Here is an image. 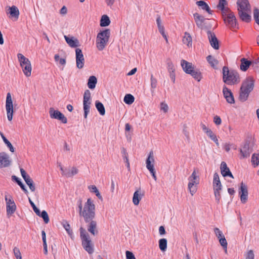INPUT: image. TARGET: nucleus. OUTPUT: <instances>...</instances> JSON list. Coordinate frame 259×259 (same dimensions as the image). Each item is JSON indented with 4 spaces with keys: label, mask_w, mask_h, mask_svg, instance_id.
I'll return each mask as SVG.
<instances>
[{
    "label": "nucleus",
    "mask_w": 259,
    "mask_h": 259,
    "mask_svg": "<svg viewBox=\"0 0 259 259\" xmlns=\"http://www.w3.org/2000/svg\"><path fill=\"white\" fill-rule=\"evenodd\" d=\"M78 212L80 217H82L85 223L94 220L96 215V207L94 201L88 198L83 204L81 201L77 202Z\"/></svg>",
    "instance_id": "1"
},
{
    "label": "nucleus",
    "mask_w": 259,
    "mask_h": 259,
    "mask_svg": "<svg viewBox=\"0 0 259 259\" xmlns=\"http://www.w3.org/2000/svg\"><path fill=\"white\" fill-rule=\"evenodd\" d=\"M254 82V80L253 78L251 76L247 77L243 81L240 88L239 95L240 100L245 101L247 99L249 93L253 89Z\"/></svg>",
    "instance_id": "2"
},
{
    "label": "nucleus",
    "mask_w": 259,
    "mask_h": 259,
    "mask_svg": "<svg viewBox=\"0 0 259 259\" xmlns=\"http://www.w3.org/2000/svg\"><path fill=\"white\" fill-rule=\"evenodd\" d=\"M223 79L224 82L229 85L237 84L240 82L238 73L234 70H229L226 66L223 68Z\"/></svg>",
    "instance_id": "3"
},
{
    "label": "nucleus",
    "mask_w": 259,
    "mask_h": 259,
    "mask_svg": "<svg viewBox=\"0 0 259 259\" xmlns=\"http://www.w3.org/2000/svg\"><path fill=\"white\" fill-rule=\"evenodd\" d=\"M110 35L109 29H105L98 33L96 44L99 51H102L105 48L109 41Z\"/></svg>",
    "instance_id": "4"
},
{
    "label": "nucleus",
    "mask_w": 259,
    "mask_h": 259,
    "mask_svg": "<svg viewBox=\"0 0 259 259\" xmlns=\"http://www.w3.org/2000/svg\"><path fill=\"white\" fill-rule=\"evenodd\" d=\"M79 230L83 248L89 254H92L94 252V245L89 234L87 233L85 230L82 228H80Z\"/></svg>",
    "instance_id": "5"
},
{
    "label": "nucleus",
    "mask_w": 259,
    "mask_h": 259,
    "mask_svg": "<svg viewBox=\"0 0 259 259\" xmlns=\"http://www.w3.org/2000/svg\"><path fill=\"white\" fill-rule=\"evenodd\" d=\"M17 57L24 74L27 77L30 76L32 70L30 61L20 53L17 54Z\"/></svg>",
    "instance_id": "6"
},
{
    "label": "nucleus",
    "mask_w": 259,
    "mask_h": 259,
    "mask_svg": "<svg viewBox=\"0 0 259 259\" xmlns=\"http://www.w3.org/2000/svg\"><path fill=\"white\" fill-rule=\"evenodd\" d=\"M188 188L193 196L197 191V186L199 184V178L195 170H194L191 175L188 178Z\"/></svg>",
    "instance_id": "7"
},
{
    "label": "nucleus",
    "mask_w": 259,
    "mask_h": 259,
    "mask_svg": "<svg viewBox=\"0 0 259 259\" xmlns=\"http://www.w3.org/2000/svg\"><path fill=\"white\" fill-rule=\"evenodd\" d=\"M92 103L91 94L89 90L84 91L83 99V108L84 111V117L87 118L88 115L90 111V107Z\"/></svg>",
    "instance_id": "8"
},
{
    "label": "nucleus",
    "mask_w": 259,
    "mask_h": 259,
    "mask_svg": "<svg viewBox=\"0 0 259 259\" xmlns=\"http://www.w3.org/2000/svg\"><path fill=\"white\" fill-rule=\"evenodd\" d=\"M154 156L152 151L149 153L148 156L146 160V168L149 170L154 180L156 181L157 177L155 175V170L154 167Z\"/></svg>",
    "instance_id": "9"
},
{
    "label": "nucleus",
    "mask_w": 259,
    "mask_h": 259,
    "mask_svg": "<svg viewBox=\"0 0 259 259\" xmlns=\"http://www.w3.org/2000/svg\"><path fill=\"white\" fill-rule=\"evenodd\" d=\"M6 203V209L7 215H12L16 210V205L13 199L12 196L10 195L6 194L5 196Z\"/></svg>",
    "instance_id": "10"
},
{
    "label": "nucleus",
    "mask_w": 259,
    "mask_h": 259,
    "mask_svg": "<svg viewBox=\"0 0 259 259\" xmlns=\"http://www.w3.org/2000/svg\"><path fill=\"white\" fill-rule=\"evenodd\" d=\"M224 21L231 28H235L237 26L236 17L231 11L223 14Z\"/></svg>",
    "instance_id": "11"
},
{
    "label": "nucleus",
    "mask_w": 259,
    "mask_h": 259,
    "mask_svg": "<svg viewBox=\"0 0 259 259\" xmlns=\"http://www.w3.org/2000/svg\"><path fill=\"white\" fill-rule=\"evenodd\" d=\"M6 109L8 119L11 121L13 115V102L10 93H8L6 98Z\"/></svg>",
    "instance_id": "12"
},
{
    "label": "nucleus",
    "mask_w": 259,
    "mask_h": 259,
    "mask_svg": "<svg viewBox=\"0 0 259 259\" xmlns=\"http://www.w3.org/2000/svg\"><path fill=\"white\" fill-rule=\"evenodd\" d=\"M50 117L62 121L63 123L67 122V119L64 115L58 110H55L53 108H50L49 110Z\"/></svg>",
    "instance_id": "13"
},
{
    "label": "nucleus",
    "mask_w": 259,
    "mask_h": 259,
    "mask_svg": "<svg viewBox=\"0 0 259 259\" xmlns=\"http://www.w3.org/2000/svg\"><path fill=\"white\" fill-rule=\"evenodd\" d=\"M238 193L241 202L242 203H245L248 199V188L247 185L243 182L241 183Z\"/></svg>",
    "instance_id": "14"
},
{
    "label": "nucleus",
    "mask_w": 259,
    "mask_h": 259,
    "mask_svg": "<svg viewBox=\"0 0 259 259\" xmlns=\"http://www.w3.org/2000/svg\"><path fill=\"white\" fill-rule=\"evenodd\" d=\"M75 59L77 68L78 69L82 68L85 61L82 51L79 48L75 50Z\"/></svg>",
    "instance_id": "15"
},
{
    "label": "nucleus",
    "mask_w": 259,
    "mask_h": 259,
    "mask_svg": "<svg viewBox=\"0 0 259 259\" xmlns=\"http://www.w3.org/2000/svg\"><path fill=\"white\" fill-rule=\"evenodd\" d=\"M236 4L238 12L251 11V6L248 0H238Z\"/></svg>",
    "instance_id": "16"
},
{
    "label": "nucleus",
    "mask_w": 259,
    "mask_h": 259,
    "mask_svg": "<svg viewBox=\"0 0 259 259\" xmlns=\"http://www.w3.org/2000/svg\"><path fill=\"white\" fill-rule=\"evenodd\" d=\"M207 37L211 46L215 50L219 49V41L214 33L210 31L207 32Z\"/></svg>",
    "instance_id": "17"
},
{
    "label": "nucleus",
    "mask_w": 259,
    "mask_h": 259,
    "mask_svg": "<svg viewBox=\"0 0 259 259\" xmlns=\"http://www.w3.org/2000/svg\"><path fill=\"white\" fill-rule=\"evenodd\" d=\"M240 153L241 154L240 158L243 159L248 157L251 152L249 148V144L247 142L244 143L240 148Z\"/></svg>",
    "instance_id": "18"
},
{
    "label": "nucleus",
    "mask_w": 259,
    "mask_h": 259,
    "mask_svg": "<svg viewBox=\"0 0 259 259\" xmlns=\"http://www.w3.org/2000/svg\"><path fill=\"white\" fill-rule=\"evenodd\" d=\"M10 163L9 155L5 152L0 153V168L7 167Z\"/></svg>",
    "instance_id": "19"
},
{
    "label": "nucleus",
    "mask_w": 259,
    "mask_h": 259,
    "mask_svg": "<svg viewBox=\"0 0 259 259\" xmlns=\"http://www.w3.org/2000/svg\"><path fill=\"white\" fill-rule=\"evenodd\" d=\"M223 92L225 98L228 103L233 104L234 103V99L230 90L226 87L223 88Z\"/></svg>",
    "instance_id": "20"
},
{
    "label": "nucleus",
    "mask_w": 259,
    "mask_h": 259,
    "mask_svg": "<svg viewBox=\"0 0 259 259\" xmlns=\"http://www.w3.org/2000/svg\"><path fill=\"white\" fill-rule=\"evenodd\" d=\"M8 9L6 10V13L10 14L11 18H14L18 19L19 16V11L18 8L15 6L12 7H8Z\"/></svg>",
    "instance_id": "21"
},
{
    "label": "nucleus",
    "mask_w": 259,
    "mask_h": 259,
    "mask_svg": "<svg viewBox=\"0 0 259 259\" xmlns=\"http://www.w3.org/2000/svg\"><path fill=\"white\" fill-rule=\"evenodd\" d=\"M144 195V192H142L140 189H138L134 193L133 197V202L134 204L135 205H138Z\"/></svg>",
    "instance_id": "22"
},
{
    "label": "nucleus",
    "mask_w": 259,
    "mask_h": 259,
    "mask_svg": "<svg viewBox=\"0 0 259 259\" xmlns=\"http://www.w3.org/2000/svg\"><path fill=\"white\" fill-rule=\"evenodd\" d=\"M89 224L88 225V230L92 235H96L98 234V231L97 229V224L96 221L92 220L90 221Z\"/></svg>",
    "instance_id": "23"
},
{
    "label": "nucleus",
    "mask_w": 259,
    "mask_h": 259,
    "mask_svg": "<svg viewBox=\"0 0 259 259\" xmlns=\"http://www.w3.org/2000/svg\"><path fill=\"white\" fill-rule=\"evenodd\" d=\"M181 65L183 70L187 74H189L194 69L192 64L185 60H181Z\"/></svg>",
    "instance_id": "24"
},
{
    "label": "nucleus",
    "mask_w": 259,
    "mask_h": 259,
    "mask_svg": "<svg viewBox=\"0 0 259 259\" xmlns=\"http://www.w3.org/2000/svg\"><path fill=\"white\" fill-rule=\"evenodd\" d=\"M221 174L223 177L229 176L233 178V176L229 168L227 167V164L225 162H222L221 164Z\"/></svg>",
    "instance_id": "25"
},
{
    "label": "nucleus",
    "mask_w": 259,
    "mask_h": 259,
    "mask_svg": "<svg viewBox=\"0 0 259 259\" xmlns=\"http://www.w3.org/2000/svg\"><path fill=\"white\" fill-rule=\"evenodd\" d=\"M238 13L240 19L243 21L249 22L251 21V11H241Z\"/></svg>",
    "instance_id": "26"
},
{
    "label": "nucleus",
    "mask_w": 259,
    "mask_h": 259,
    "mask_svg": "<svg viewBox=\"0 0 259 259\" xmlns=\"http://www.w3.org/2000/svg\"><path fill=\"white\" fill-rule=\"evenodd\" d=\"M213 190H222V186L220 180L219 175L217 172L214 173L213 175Z\"/></svg>",
    "instance_id": "27"
},
{
    "label": "nucleus",
    "mask_w": 259,
    "mask_h": 259,
    "mask_svg": "<svg viewBox=\"0 0 259 259\" xmlns=\"http://www.w3.org/2000/svg\"><path fill=\"white\" fill-rule=\"evenodd\" d=\"M64 38L68 44V45L72 48H75L78 46V40L74 37H68L66 35H64Z\"/></svg>",
    "instance_id": "28"
},
{
    "label": "nucleus",
    "mask_w": 259,
    "mask_h": 259,
    "mask_svg": "<svg viewBox=\"0 0 259 259\" xmlns=\"http://www.w3.org/2000/svg\"><path fill=\"white\" fill-rule=\"evenodd\" d=\"M193 16L197 26L198 27L202 28L203 26L205 18L198 13H194Z\"/></svg>",
    "instance_id": "29"
},
{
    "label": "nucleus",
    "mask_w": 259,
    "mask_h": 259,
    "mask_svg": "<svg viewBox=\"0 0 259 259\" xmlns=\"http://www.w3.org/2000/svg\"><path fill=\"white\" fill-rule=\"evenodd\" d=\"M182 41L183 44L186 45L189 48L192 47V38L191 35L189 33H185Z\"/></svg>",
    "instance_id": "30"
},
{
    "label": "nucleus",
    "mask_w": 259,
    "mask_h": 259,
    "mask_svg": "<svg viewBox=\"0 0 259 259\" xmlns=\"http://www.w3.org/2000/svg\"><path fill=\"white\" fill-rule=\"evenodd\" d=\"M97 83V79L95 76H91L88 80V87L89 89L93 90L95 88Z\"/></svg>",
    "instance_id": "31"
},
{
    "label": "nucleus",
    "mask_w": 259,
    "mask_h": 259,
    "mask_svg": "<svg viewBox=\"0 0 259 259\" xmlns=\"http://www.w3.org/2000/svg\"><path fill=\"white\" fill-rule=\"evenodd\" d=\"M227 4V2L226 0H220L217 6L222 11L223 14L230 11L228 8L225 7Z\"/></svg>",
    "instance_id": "32"
},
{
    "label": "nucleus",
    "mask_w": 259,
    "mask_h": 259,
    "mask_svg": "<svg viewBox=\"0 0 259 259\" xmlns=\"http://www.w3.org/2000/svg\"><path fill=\"white\" fill-rule=\"evenodd\" d=\"M206 60L212 68H217L219 64V61L214 57L211 55H209L206 57Z\"/></svg>",
    "instance_id": "33"
},
{
    "label": "nucleus",
    "mask_w": 259,
    "mask_h": 259,
    "mask_svg": "<svg viewBox=\"0 0 259 259\" xmlns=\"http://www.w3.org/2000/svg\"><path fill=\"white\" fill-rule=\"evenodd\" d=\"M251 64V61H248L245 58H242L241 59L240 69L243 71H246Z\"/></svg>",
    "instance_id": "34"
},
{
    "label": "nucleus",
    "mask_w": 259,
    "mask_h": 259,
    "mask_svg": "<svg viewBox=\"0 0 259 259\" xmlns=\"http://www.w3.org/2000/svg\"><path fill=\"white\" fill-rule=\"evenodd\" d=\"M189 74H191V76L198 81H200L202 77L201 73L198 70H192L190 72Z\"/></svg>",
    "instance_id": "35"
},
{
    "label": "nucleus",
    "mask_w": 259,
    "mask_h": 259,
    "mask_svg": "<svg viewBox=\"0 0 259 259\" xmlns=\"http://www.w3.org/2000/svg\"><path fill=\"white\" fill-rule=\"evenodd\" d=\"M110 23V20L109 17L106 15L102 16L100 20V26L102 27H106L108 26Z\"/></svg>",
    "instance_id": "36"
},
{
    "label": "nucleus",
    "mask_w": 259,
    "mask_h": 259,
    "mask_svg": "<svg viewBox=\"0 0 259 259\" xmlns=\"http://www.w3.org/2000/svg\"><path fill=\"white\" fill-rule=\"evenodd\" d=\"M66 171L65 177L67 178L72 177L76 175L78 172V169L75 167H72L70 169H66Z\"/></svg>",
    "instance_id": "37"
},
{
    "label": "nucleus",
    "mask_w": 259,
    "mask_h": 259,
    "mask_svg": "<svg viewBox=\"0 0 259 259\" xmlns=\"http://www.w3.org/2000/svg\"><path fill=\"white\" fill-rule=\"evenodd\" d=\"M197 5L200 7L202 9L205 10L209 14H211V11L210 10L208 5L202 1H198L196 2Z\"/></svg>",
    "instance_id": "38"
},
{
    "label": "nucleus",
    "mask_w": 259,
    "mask_h": 259,
    "mask_svg": "<svg viewBox=\"0 0 259 259\" xmlns=\"http://www.w3.org/2000/svg\"><path fill=\"white\" fill-rule=\"evenodd\" d=\"M95 105L97 109L101 115H104L105 114V110L103 104L97 101L95 103Z\"/></svg>",
    "instance_id": "39"
},
{
    "label": "nucleus",
    "mask_w": 259,
    "mask_h": 259,
    "mask_svg": "<svg viewBox=\"0 0 259 259\" xmlns=\"http://www.w3.org/2000/svg\"><path fill=\"white\" fill-rule=\"evenodd\" d=\"M157 84V80L155 78L153 74L150 76V86H151V92L153 94L154 92L155 89L156 88Z\"/></svg>",
    "instance_id": "40"
},
{
    "label": "nucleus",
    "mask_w": 259,
    "mask_h": 259,
    "mask_svg": "<svg viewBox=\"0 0 259 259\" xmlns=\"http://www.w3.org/2000/svg\"><path fill=\"white\" fill-rule=\"evenodd\" d=\"M252 164L254 167H256L259 164V153L252 154L251 159Z\"/></svg>",
    "instance_id": "41"
},
{
    "label": "nucleus",
    "mask_w": 259,
    "mask_h": 259,
    "mask_svg": "<svg viewBox=\"0 0 259 259\" xmlns=\"http://www.w3.org/2000/svg\"><path fill=\"white\" fill-rule=\"evenodd\" d=\"M62 225L65 229L68 235L71 236L73 234V232L70 229V226L68 222L66 220H63L61 223Z\"/></svg>",
    "instance_id": "42"
},
{
    "label": "nucleus",
    "mask_w": 259,
    "mask_h": 259,
    "mask_svg": "<svg viewBox=\"0 0 259 259\" xmlns=\"http://www.w3.org/2000/svg\"><path fill=\"white\" fill-rule=\"evenodd\" d=\"M159 247L162 251H165L167 248V240L165 238L159 240Z\"/></svg>",
    "instance_id": "43"
},
{
    "label": "nucleus",
    "mask_w": 259,
    "mask_h": 259,
    "mask_svg": "<svg viewBox=\"0 0 259 259\" xmlns=\"http://www.w3.org/2000/svg\"><path fill=\"white\" fill-rule=\"evenodd\" d=\"M135 98L131 94H126L124 97V102L127 104H131L134 102Z\"/></svg>",
    "instance_id": "44"
},
{
    "label": "nucleus",
    "mask_w": 259,
    "mask_h": 259,
    "mask_svg": "<svg viewBox=\"0 0 259 259\" xmlns=\"http://www.w3.org/2000/svg\"><path fill=\"white\" fill-rule=\"evenodd\" d=\"M88 188L91 192L95 193L99 199H102V196L96 186L91 185L89 186Z\"/></svg>",
    "instance_id": "45"
},
{
    "label": "nucleus",
    "mask_w": 259,
    "mask_h": 259,
    "mask_svg": "<svg viewBox=\"0 0 259 259\" xmlns=\"http://www.w3.org/2000/svg\"><path fill=\"white\" fill-rule=\"evenodd\" d=\"M219 240L220 244L225 249V252H227L228 243L225 237H224L223 238H221L220 239H219Z\"/></svg>",
    "instance_id": "46"
},
{
    "label": "nucleus",
    "mask_w": 259,
    "mask_h": 259,
    "mask_svg": "<svg viewBox=\"0 0 259 259\" xmlns=\"http://www.w3.org/2000/svg\"><path fill=\"white\" fill-rule=\"evenodd\" d=\"M39 216L43 219L44 221L46 224H48L50 220L49 215L46 210L42 211V212L40 213V215Z\"/></svg>",
    "instance_id": "47"
},
{
    "label": "nucleus",
    "mask_w": 259,
    "mask_h": 259,
    "mask_svg": "<svg viewBox=\"0 0 259 259\" xmlns=\"http://www.w3.org/2000/svg\"><path fill=\"white\" fill-rule=\"evenodd\" d=\"M168 106L165 102H161L160 104V109L161 111L163 113H166L168 112Z\"/></svg>",
    "instance_id": "48"
},
{
    "label": "nucleus",
    "mask_w": 259,
    "mask_h": 259,
    "mask_svg": "<svg viewBox=\"0 0 259 259\" xmlns=\"http://www.w3.org/2000/svg\"><path fill=\"white\" fill-rule=\"evenodd\" d=\"M54 59L56 62H59L60 64L62 66H65L66 64V60L64 58H60L58 54H56L54 56Z\"/></svg>",
    "instance_id": "49"
},
{
    "label": "nucleus",
    "mask_w": 259,
    "mask_h": 259,
    "mask_svg": "<svg viewBox=\"0 0 259 259\" xmlns=\"http://www.w3.org/2000/svg\"><path fill=\"white\" fill-rule=\"evenodd\" d=\"M253 18L255 22L259 25V9L255 8L253 10Z\"/></svg>",
    "instance_id": "50"
},
{
    "label": "nucleus",
    "mask_w": 259,
    "mask_h": 259,
    "mask_svg": "<svg viewBox=\"0 0 259 259\" xmlns=\"http://www.w3.org/2000/svg\"><path fill=\"white\" fill-rule=\"evenodd\" d=\"M13 253L16 259H22L21 253L17 247H15L13 248Z\"/></svg>",
    "instance_id": "51"
},
{
    "label": "nucleus",
    "mask_w": 259,
    "mask_h": 259,
    "mask_svg": "<svg viewBox=\"0 0 259 259\" xmlns=\"http://www.w3.org/2000/svg\"><path fill=\"white\" fill-rule=\"evenodd\" d=\"M213 230L214 233L218 239L225 237L222 231H221L218 228H214Z\"/></svg>",
    "instance_id": "52"
},
{
    "label": "nucleus",
    "mask_w": 259,
    "mask_h": 259,
    "mask_svg": "<svg viewBox=\"0 0 259 259\" xmlns=\"http://www.w3.org/2000/svg\"><path fill=\"white\" fill-rule=\"evenodd\" d=\"M12 178L13 180L16 181V182L17 183V184L20 186V187L23 191H24L25 192H27L24 184L19 180V179L17 177L14 176L12 177Z\"/></svg>",
    "instance_id": "53"
},
{
    "label": "nucleus",
    "mask_w": 259,
    "mask_h": 259,
    "mask_svg": "<svg viewBox=\"0 0 259 259\" xmlns=\"http://www.w3.org/2000/svg\"><path fill=\"white\" fill-rule=\"evenodd\" d=\"M245 259H254V254L252 250H249L247 251L245 254Z\"/></svg>",
    "instance_id": "54"
},
{
    "label": "nucleus",
    "mask_w": 259,
    "mask_h": 259,
    "mask_svg": "<svg viewBox=\"0 0 259 259\" xmlns=\"http://www.w3.org/2000/svg\"><path fill=\"white\" fill-rule=\"evenodd\" d=\"M215 200L217 203H219L221 199L220 191L221 190H213Z\"/></svg>",
    "instance_id": "55"
},
{
    "label": "nucleus",
    "mask_w": 259,
    "mask_h": 259,
    "mask_svg": "<svg viewBox=\"0 0 259 259\" xmlns=\"http://www.w3.org/2000/svg\"><path fill=\"white\" fill-rule=\"evenodd\" d=\"M26 183L29 186V189L32 192L35 190V186L33 184V182L31 179H30L28 181H27Z\"/></svg>",
    "instance_id": "56"
},
{
    "label": "nucleus",
    "mask_w": 259,
    "mask_h": 259,
    "mask_svg": "<svg viewBox=\"0 0 259 259\" xmlns=\"http://www.w3.org/2000/svg\"><path fill=\"white\" fill-rule=\"evenodd\" d=\"M167 68L169 73H174L175 68L173 63L171 62H169L167 63Z\"/></svg>",
    "instance_id": "57"
},
{
    "label": "nucleus",
    "mask_w": 259,
    "mask_h": 259,
    "mask_svg": "<svg viewBox=\"0 0 259 259\" xmlns=\"http://www.w3.org/2000/svg\"><path fill=\"white\" fill-rule=\"evenodd\" d=\"M208 137H209L212 141H217V136L216 135L212 132V131L210 130L206 134Z\"/></svg>",
    "instance_id": "58"
},
{
    "label": "nucleus",
    "mask_w": 259,
    "mask_h": 259,
    "mask_svg": "<svg viewBox=\"0 0 259 259\" xmlns=\"http://www.w3.org/2000/svg\"><path fill=\"white\" fill-rule=\"evenodd\" d=\"M126 259H136L134 254L130 251H126L125 252Z\"/></svg>",
    "instance_id": "59"
},
{
    "label": "nucleus",
    "mask_w": 259,
    "mask_h": 259,
    "mask_svg": "<svg viewBox=\"0 0 259 259\" xmlns=\"http://www.w3.org/2000/svg\"><path fill=\"white\" fill-rule=\"evenodd\" d=\"M213 122L216 125H219L221 124L222 120L219 116L216 115L213 118Z\"/></svg>",
    "instance_id": "60"
},
{
    "label": "nucleus",
    "mask_w": 259,
    "mask_h": 259,
    "mask_svg": "<svg viewBox=\"0 0 259 259\" xmlns=\"http://www.w3.org/2000/svg\"><path fill=\"white\" fill-rule=\"evenodd\" d=\"M200 126H201V127L202 128V130H203V131L206 134L207 132H208L210 129H209V128H208L204 123H201L200 124Z\"/></svg>",
    "instance_id": "61"
},
{
    "label": "nucleus",
    "mask_w": 259,
    "mask_h": 259,
    "mask_svg": "<svg viewBox=\"0 0 259 259\" xmlns=\"http://www.w3.org/2000/svg\"><path fill=\"white\" fill-rule=\"evenodd\" d=\"M5 144L7 146V147L9 148L10 151L12 152H14V148L13 147L12 144L8 141L7 142L5 143Z\"/></svg>",
    "instance_id": "62"
},
{
    "label": "nucleus",
    "mask_w": 259,
    "mask_h": 259,
    "mask_svg": "<svg viewBox=\"0 0 259 259\" xmlns=\"http://www.w3.org/2000/svg\"><path fill=\"white\" fill-rule=\"evenodd\" d=\"M67 13V9L65 6H63L60 10V14L62 15H65Z\"/></svg>",
    "instance_id": "63"
},
{
    "label": "nucleus",
    "mask_w": 259,
    "mask_h": 259,
    "mask_svg": "<svg viewBox=\"0 0 259 259\" xmlns=\"http://www.w3.org/2000/svg\"><path fill=\"white\" fill-rule=\"evenodd\" d=\"M159 233L161 235H163L165 234V230L163 226H160L159 228Z\"/></svg>",
    "instance_id": "64"
}]
</instances>
